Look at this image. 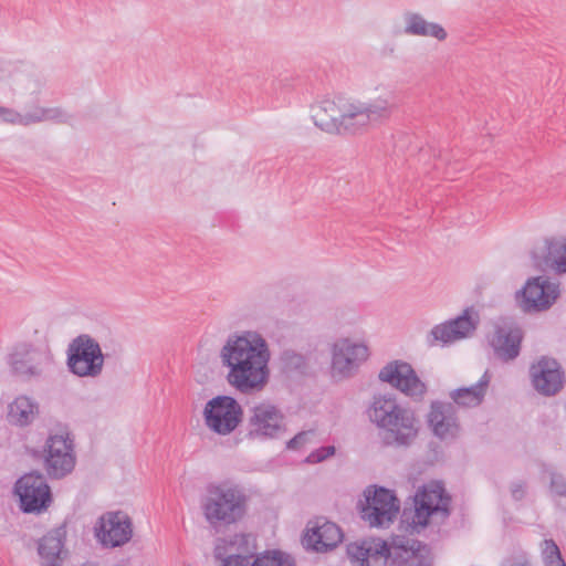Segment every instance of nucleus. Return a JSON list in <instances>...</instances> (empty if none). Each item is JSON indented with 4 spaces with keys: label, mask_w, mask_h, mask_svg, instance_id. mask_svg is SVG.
I'll list each match as a JSON object with an SVG mask.
<instances>
[{
    "label": "nucleus",
    "mask_w": 566,
    "mask_h": 566,
    "mask_svg": "<svg viewBox=\"0 0 566 566\" xmlns=\"http://www.w3.org/2000/svg\"><path fill=\"white\" fill-rule=\"evenodd\" d=\"M522 307L525 312H541L549 308L559 295L558 286L543 276L531 277L523 290Z\"/></svg>",
    "instance_id": "f3484780"
},
{
    "label": "nucleus",
    "mask_w": 566,
    "mask_h": 566,
    "mask_svg": "<svg viewBox=\"0 0 566 566\" xmlns=\"http://www.w3.org/2000/svg\"><path fill=\"white\" fill-rule=\"evenodd\" d=\"M95 535L105 547H119L133 536V522L123 511L107 512L95 525Z\"/></svg>",
    "instance_id": "4468645a"
},
{
    "label": "nucleus",
    "mask_w": 566,
    "mask_h": 566,
    "mask_svg": "<svg viewBox=\"0 0 566 566\" xmlns=\"http://www.w3.org/2000/svg\"><path fill=\"white\" fill-rule=\"evenodd\" d=\"M399 99L395 91L386 90L376 98L365 103L370 124L381 123L390 118L398 108Z\"/></svg>",
    "instance_id": "bb28decb"
},
{
    "label": "nucleus",
    "mask_w": 566,
    "mask_h": 566,
    "mask_svg": "<svg viewBox=\"0 0 566 566\" xmlns=\"http://www.w3.org/2000/svg\"><path fill=\"white\" fill-rule=\"evenodd\" d=\"M14 494L19 497V509L25 514H42L53 503V493L46 478L32 471L20 476L13 488Z\"/></svg>",
    "instance_id": "6e6552de"
},
{
    "label": "nucleus",
    "mask_w": 566,
    "mask_h": 566,
    "mask_svg": "<svg viewBox=\"0 0 566 566\" xmlns=\"http://www.w3.org/2000/svg\"><path fill=\"white\" fill-rule=\"evenodd\" d=\"M227 555H240L244 558L256 556V545L250 534H235L229 538H220L214 546L213 556L221 557Z\"/></svg>",
    "instance_id": "393cba45"
},
{
    "label": "nucleus",
    "mask_w": 566,
    "mask_h": 566,
    "mask_svg": "<svg viewBox=\"0 0 566 566\" xmlns=\"http://www.w3.org/2000/svg\"><path fill=\"white\" fill-rule=\"evenodd\" d=\"M217 560L221 563V566H251V559L244 558V556L240 555H227L224 554L221 557H214Z\"/></svg>",
    "instance_id": "e433bc0d"
},
{
    "label": "nucleus",
    "mask_w": 566,
    "mask_h": 566,
    "mask_svg": "<svg viewBox=\"0 0 566 566\" xmlns=\"http://www.w3.org/2000/svg\"><path fill=\"white\" fill-rule=\"evenodd\" d=\"M39 415V403L27 396L17 397L10 405L8 421L18 427L31 424Z\"/></svg>",
    "instance_id": "cd10ccee"
},
{
    "label": "nucleus",
    "mask_w": 566,
    "mask_h": 566,
    "mask_svg": "<svg viewBox=\"0 0 566 566\" xmlns=\"http://www.w3.org/2000/svg\"><path fill=\"white\" fill-rule=\"evenodd\" d=\"M69 118H70V116L66 115L59 107L46 108L45 120H55L57 123H66L69 120Z\"/></svg>",
    "instance_id": "58836bf2"
},
{
    "label": "nucleus",
    "mask_w": 566,
    "mask_h": 566,
    "mask_svg": "<svg viewBox=\"0 0 566 566\" xmlns=\"http://www.w3.org/2000/svg\"><path fill=\"white\" fill-rule=\"evenodd\" d=\"M522 339L523 332L518 325L503 322L495 326L490 345L499 359L509 361L520 355Z\"/></svg>",
    "instance_id": "aec40b11"
},
{
    "label": "nucleus",
    "mask_w": 566,
    "mask_h": 566,
    "mask_svg": "<svg viewBox=\"0 0 566 566\" xmlns=\"http://www.w3.org/2000/svg\"><path fill=\"white\" fill-rule=\"evenodd\" d=\"M315 126L327 133H339L343 104L332 99H323L311 108Z\"/></svg>",
    "instance_id": "b1692460"
},
{
    "label": "nucleus",
    "mask_w": 566,
    "mask_h": 566,
    "mask_svg": "<svg viewBox=\"0 0 566 566\" xmlns=\"http://www.w3.org/2000/svg\"><path fill=\"white\" fill-rule=\"evenodd\" d=\"M370 124L365 109L364 102H350L343 104V112L339 122V132L356 133Z\"/></svg>",
    "instance_id": "c85d7f7f"
},
{
    "label": "nucleus",
    "mask_w": 566,
    "mask_h": 566,
    "mask_svg": "<svg viewBox=\"0 0 566 566\" xmlns=\"http://www.w3.org/2000/svg\"><path fill=\"white\" fill-rule=\"evenodd\" d=\"M251 566H295V562L281 551H266L262 555H256Z\"/></svg>",
    "instance_id": "7c9ffc66"
},
{
    "label": "nucleus",
    "mask_w": 566,
    "mask_h": 566,
    "mask_svg": "<svg viewBox=\"0 0 566 566\" xmlns=\"http://www.w3.org/2000/svg\"><path fill=\"white\" fill-rule=\"evenodd\" d=\"M360 517L371 527L389 526L396 518L400 505L395 493L384 486L370 485L364 491V501L358 502Z\"/></svg>",
    "instance_id": "0eeeda50"
},
{
    "label": "nucleus",
    "mask_w": 566,
    "mask_h": 566,
    "mask_svg": "<svg viewBox=\"0 0 566 566\" xmlns=\"http://www.w3.org/2000/svg\"><path fill=\"white\" fill-rule=\"evenodd\" d=\"M0 118L8 124L23 126V115L12 108L0 106Z\"/></svg>",
    "instance_id": "c9c22d12"
},
{
    "label": "nucleus",
    "mask_w": 566,
    "mask_h": 566,
    "mask_svg": "<svg viewBox=\"0 0 566 566\" xmlns=\"http://www.w3.org/2000/svg\"><path fill=\"white\" fill-rule=\"evenodd\" d=\"M74 441L67 431L49 434L43 448V468L49 478L60 480L75 467Z\"/></svg>",
    "instance_id": "1a4fd4ad"
},
{
    "label": "nucleus",
    "mask_w": 566,
    "mask_h": 566,
    "mask_svg": "<svg viewBox=\"0 0 566 566\" xmlns=\"http://www.w3.org/2000/svg\"><path fill=\"white\" fill-rule=\"evenodd\" d=\"M242 406L231 396L220 395L208 400L203 409L205 424L212 432L227 436L242 422Z\"/></svg>",
    "instance_id": "9d476101"
},
{
    "label": "nucleus",
    "mask_w": 566,
    "mask_h": 566,
    "mask_svg": "<svg viewBox=\"0 0 566 566\" xmlns=\"http://www.w3.org/2000/svg\"><path fill=\"white\" fill-rule=\"evenodd\" d=\"M549 492L556 496L566 497V479L554 471L549 472Z\"/></svg>",
    "instance_id": "72a5a7b5"
},
{
    "label": "nucleus",
    "mask_w": 566,
    "mask_h": 566,
    "mask_svg": "<svg viewBox=\"0 0 566 566\" xmlns=\"http://www.w3.org/2000/svg\"><path fill=\"white\" fill-rule=\"evenodd\" d=\"M451 496L440 482L421 488L412 497V506L407 505L402 511V522L409 523L413 528L426 527L429 518L436 513H441L443 518L451 514Z\"/></svg>",
    "instance_id": "39448f33"
},
{
    "label": "nucleus",
    "mask_w": 566,
    "mask_h": 566,
    "mask_svg": "<svg viewBox=\"0 0 566 566\" xmlns=\"http://www.w3.org/2000/svg\"><path fill=\"white\" fill-rule=\"evenodd\" d=\"M368 347L349 338L337 339L332 347V373L342 379L353 377L367 360Z\"/></svg>",
    "instance_id": "ddd939ff"
},
{
    "label": "nucleus",
    "mask_w": 566,
    "mask_h": 566,
    "mask_svg": "<svg viewBox=\"0 0 566 566\" xmlns=\"http://www.w3.org/2000/svg\"><path fill=\"white\" fill-rule=\"evenodd\" d=\"M428 424L440 440L455 439L460 432L455 406L447 401H432L428 413Z\"/></svg>",
    "instance_id": "6ab92c4d"
},
{
    "label": "nucleus",
    "mask_w": 566,
    "mask_h": 566,
    "mask_svg": "<svg viewBox=\"0 0 566 566\" xmlns=\"http://www.w3.org/2000/svg\"><path fill=\"white\" fill-rule=\"evenodd\" d=\"M378 378L410 397H422L427 390L412 366L402 360H394L385 365Z\"/></svg>",
    "instance_id": "2eb2a0df"
},
{
    "label": "nucleus",
    "mask_w": 566,
    "mask_h": 566,
    "mask_svg": "<svg viewBox=\"0 0 566 566\" xmlns=\"http://www.w3.org/2000/svg\"><path fill=\"white\" fill-rule=\"evenodd\" d=\"M336 452L334 446L321 447L314 451H312L305 459V462L308 464H316L325 461L326 459L333 457Z\"/></svg>",
    "instance_id": "473e14b6"
},
{
    "label": "nucleus",
    "mask_w": 566,
    "mask_h": 566,
    "mask_svg": "<svg viewBox=\"0 0 566 566\" xmlns=\"http://www.w3.org/2000/svg\"><path fill=\"white\" fill-rule=\"evenodd\" d=\"M476 325L478 321L472 318L470 310L467 308L458 317L433 326L426 337V343L429 347L450 344L468 337Z\"/></svg>",
    "instance_id": "a211bd4d"
},
{
    "label": "nucleus",
    "mask_w": 566,
    "mask_h": 566,
    "mask_svg": "<svg viewBox=\"0 0 566 566\" xmlns=\"http://www.w3.org/2000/svg\"><path fill=\"white\" fill-rule=\"evenodd\" d=\"M534 266L542 272L554 270L566 273V239H546L543 247L532 251Z\"/></svg>",
    "instance_id": "412c9836"
},
{
    "label": "nucleus",
    "mask_w": 566,
    "mask_h": 566,
    "mask_svg": "<svg viewBox=\"0 0 566 566\" xmlns=\"http://www.w3.org/2000/svg\"><path fill=\"white\" fill-rule=\"evenodd\" d=\"M542 557L545 566H566L559 547L554 539H544L542 543Z\"/></svg>",
    "instance_id": "2f4dec72"
},
{
    "label": "nucleus",
    "mask_w": 566,
    "mask_h": 566,
    "mask_svg": "<svg viewBox=\"0 0 566 566\" xmlns=\"http://www.w3.org/2000/svg\"><path fill=\"white\" fill-rule=\"evenodd\" d=\"M220 357L223 366L229 368V385L239 392L254 395L268 385L271 354L266 340L256 332L229 336Z\"/></svg>",
    "instance_id": "f257e3e1"
},
{
    "label": "nucleus",
    "mask_w": 566,
    "mask_h": 566,
    "mask_svg": "<svg viewBox=\"0 0 566 566\" xmlns=\"http://www.w3.org/2000/svg\"><path fill=\"white\" fill-rule=\"evenodd\" d=\"M347 555L360 566H431L430 547L413 538L395 536L390 542L369 537L347 545Z\"/></svg>",
    "instance_id": "f03ea898"
},
{
    "label": "nucleus",
    "mask_w": 566,
    "mask_h": 566,
    "mask_svg": "<svg viewBox=\"0 0 566 566\" xmlns=\"http://www.w3.org/2000/svg\"><path fill=\"white\" fill-rule=\"evenodd\" d=\"M282 360L286 367L298 369L304 366L305 359L301 354L293 350H285L282 354Z\"/></svg>",
    "instance_id": "f704fd0d"
},
{
    "label": "nucleus",
    "mask_w": 566,
    "mask_h": 566,
    "mask_svg": "<svg viewBox=\"0 0 566 566\" xmlns=\"http://www.w3.org/2000/svg\"><path fill=\"white\" fill-rule=\"evenodd\" d=\"M369 420L378 428L385 447L409 448L420 431V420L413 410L403 407L391 395L374 396L367 409Z\"/></svg>",
    "instance_id": "7ed1b4c3"
},
{
    "label": "nucleus",
    "mask_w": 566,
    "mask_h": 566,
    "mask_svg": "<svg viewBox=\"0 0 566 566\" xmlns=\"http://www.w3.org/2000/svg\"><path fill=\"white\" fill-rule=\"evenodd\" d=\"M45 107H35L32 112H28L23 115V126L36 124L45 120Z\"/></svg>",
    "instance_id": "4c0bfd02"
},
{
    "label": "nucleus",
    "mask_w": 566,
    "mask_h": 566,
    "mask_svg": "<svg viewBox=\"0 0 566 566\" xmlns=\"http://www.w3.org/2000/svg\"><path fill=\"white\" fill-rule=\"evenodd\" d=\"M307 440V432H300L295 437H293L286 444L287 449H298L303 446Z\"/></svg>",
    "instance_id": "a19ab883"
},
{
    "label": "nucleus",
    "mask_w": 566,
    "mask_h": 566,
    "mask_svg": "<svg viewBox=\"0 0 566 566\" xmlns=\"http://www.w3.org/2000/svg\"><path fill=\"white\" fill-rule=\"evenodd\" d=\"M405 33L420 36H432L439 41L447 38L446 30L438 23L428 22L419 13L407 12L405 14Z\"/></svg>",
    "instance_id": "c756f323"
},
{
    "label": "nucleus",
    "mask_w": 566,
    "mask_h": 566,
    "mask_svg": "<svg viewBox=\"0 0 566 566\" xmlns=\"http://www.w3.org/2000/svg\"><path fill=\"white\" fill-rule=\"evenodd\" d=\"M104 354L98 342L88 334L73 338L66 350V366L81 378H96L104 367Z\"/></svg>",
    "instance_id": "423d86ee"
},
{
    "label": "nucleus",
    "mask_w": 566,
    "mask_h": 566,
    "mask_svg": "<svg viewBox=\"0 0 566 566\" xmlns=\"http://www.w3.org/2000/svg\"><path fill=\"white\" fill-rule=\"evenodd\" d=\"M530 376L534 389L545 397L557 395L564 387V371L560 364L551 357L543 356L530 367Z\"/></svg>",
    "instance_id": "dca6fc26"
},
{
    "label": "nucleus",
    "mask_w": 566,
    "mask_h": 566,
    "mask_svg": "<svg viewBox=\"0 0 566 566\" xmlns=\"http://www.w3.org/2000/svg\"><path fill=\"white\" fill-rule=\"evenodd\" d=\"M66 527L61 525L48 532L38 544L41 566H62L67 552H63Z\"/></svg>",
    "instance_id": "4be33fe9"
},
{
    "label": "nucleus",
    "mask_w": 566,
    "mask_h": 566,
    "mask_svg": "<svg viewBox=\"0 0 566 566\" xmlns=\"http://www.w3.org/2000/svg\"><path fill=\"white\" fill-rule=\"evenodd\" d=\"M248 500L244 490L238 484L211 483L207 486L201 507L206 521L217 528L241 521L248 510Z\"/></svg>",
    "instance_id": "20e7f679"
},
{
    "label": "nucleus",
    "mask_w": 566,
    "mask_h": 566,
    "mask_svg": "<svg viewBox=\"0 0 566 566\" xmlns=\"http://www.w3.org/2000/svg\"><path fill=\"white\" fill-rule=\"evenodd\" d=\"M491 377L486 370L480 380L470 387H461L450 391L449 397L451 402L458 407L474 408L482 403L486 389L489 387Z\"/></svg>",
    "instance_id": "a878e982"
},
{
    "label": "nucleus",
    "mask_w": 566,
    "mask_h": 566,
    "mask_svg": "<svg viewBox=\"0 0 566 566\" xmlns=\"http://www.w3.org/2000/svg\"><path fill=\"white\" fill-rule=\"evenodd\" d=\"M344 534L340 527L329 521H324L315 527L307 530L304 537V545L315 552L324 553L335 548L342 543Z\"/></svg>",
    "instance_id": "5701e85b"
},
{
    "label": "nucleus",
    "mask_w": 566,
    "mask_h": 566,
    "mask_svg": "<svg viewBox=\"0 0 566 566\" xmlns=\"http://www.w3.org/2000/svg\"><path fill=\"white\" fill-rule=\"evenodd\" d=\"M53 355L49 345L20 343L10 354V365L13 373L25 379L40 377L44 367L52 363Z\"/></svg>",
    "instance_id": "f8f14e48"
},
{
    "label": "nucleus",
    "mask_w": 566,
    "mask_h": 566,
    "mask_svg": "<svg viewBox=\"0 0 566 566\" xmlns=\"http://www.w3.org/2000/svg\"><path fill=\"white\" fill-rule=\"evenodd\" d=\"M525 488H526V484L522 481L512 483V485H511L512 497L515 501L523 500L525 496V493H526Z\"/></svg>",
    "instance_id": "ea45409f"
},
{
    "label": "nucleus",
    "mask_w": 566,
    "mask_h": 566,
    "mask_svg": "<svg viewBox=\"0 0 566 566\" xmlns=\"http://www.w3.org/2000/svg\"><path fill=\"white\" fill-rule=\"evenodd\" d=\"M285 417L282 410L263 401L250 409L247 421V437L252 440L276 439L285 431Z\"/></svg>",
    "instance_id": "9b49d317"
}]
</instances>
